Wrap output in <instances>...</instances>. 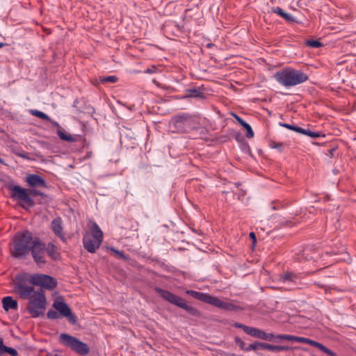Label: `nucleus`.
Returning a JSON list of instances; mask_svg holds the SVG:
<instances>
[{"label": "nucleus", "instance_id": "nucleus-17", "mask_svg": "<svg viewBox=\"0 0 356 356\" xmlns=\"http://www.w3.org/2000/svg\"><path fill=\"white\" fill-rule=\"evenodd\" d=\"M45 251L54 260H57L60 257V253L58 250V248L52 243H49L47 247L45 246Z\"/></svg>", "mask_w": 356, "mask_h": 356}, {"label": "nucleus", "instance_id": "nucleus-22", "mask_svg": "<svg viewBox=\"0 0 356 356\" xmlns=\"http://www.w3.org/2000/svg\"><path fill=\"white\" fill-rule=\"evenodd\" d=\"M264 343H261V342H255V343H251L248 346L246 347L245 351L256 350L258 349L264 350Z\"/></svg>", "mask_w": 356, "mask_h": 356}, {"label": "nucleus", "instance_id": "nucleus-39", "mask_svg": "<svg viewBox=\"0 0 356 356\" xmlns=\"http://www.w3.org/2000/svg\"><path fill=\"white\" fill-rule=\"evenodd\" d=\"M293 341L307 343V338L294 336Z\"/></svg>", "mask_w": 356, "mask_h": 356}, {"label": "nucleus", "instance_id": "nucleus-34", "mask_svg": "<svg viewBox=\"0 0 356 356\" xmlns=\"http://www.w3.org/2000/svg\"><path fill=\"white\" fill-rule=\"evenodd\" d=\"M235 342L240 347V348L241 350L245 351V348H246L247 346H245V343H244V341L241 339H240L238 337H236L235 338Z\"/></svg>", "mask_w": 356, "mask_h": 356}, {"label": "nucleus", "instance_id": "nucleus-19", "mask_svg": "<svg viewBox=\"0 0 356 356\" xmlns=\"http://www.w3.org/2000/svg\"><path fill=\"white\" fill-rule=\"evenodd\" d=\"M3 307L6 311L17 308V302L10 296L4 297L2 300Z\"/></svg>", "mask_w": 356, "mask_h": 356}, {"label": "nucleus", "instance_id": "nucleus-35", "mask_svg": "<svg viewBox=\"0 0 356 356\" xmlns=\"http://www.w3.org/2000/svg\"><path fill=\"white\" fill-rule=\"evenodd\" d=\"M266 334H267L266 332H265L264 331L259 329L256 337L258 338V339H260L265 340V339L267 338L266 337Z\"/></svg>", "mask_w": 356, "mask_h": 356}, {"label": "nucleus", "instance_id": "nucleus-10", "mask_svg": "<svg viewBox=\"0 0 356 356\" xmlns=\"http://www.w3.org/2000/svg\"><path fill=\"white\" fill-rule=\"evenodd\" d=\"M31 252L34 261L38 266L44 265L46 263L45 244L42 243L38 238H34Z\"/></svg>", "mask_w": 356, "mask_h": 356}, {"label": "nucleus", "instance_id": "nucleus-53", "mask_svg": "<svg viewBox=\"0 0 356 356\" xmlns=\"http://www.w3.org/2000/svg\"><path fill=\"white\" fill-rule=\"evenodd\" d=\"M5 46V44L3 42H0V49Z\"/></svg>", "mask_w": 356, "mask_h": 356}, {"label": "nucleus", "instance_id": "nucleus-26", "mask_svg": "<svg viewBox=\"0 0 356 356\" xmlns=\"http://www.w3.org/2000/svg\"><path fill=\"white\" fill-rule=\"evenodd\" d=\"M47 316L49 319H58L61 316L56 309H49L47 313Z\"/></svg>", "mask_w": 356, "mask_h": 356}, {"label": "nucleus", "instance_id": "nucleus-42", "mask_svg": "<svg viewBox=\"0 0 356 356\" xmlns=\"http://www.w3.org/2000/svg\"><path fill=\"white\" fill-rule=\"evenodd\" d=\"M156 71V67H154V66H152L151 67H149L147 69H146L144 72L145 73H147V74H154L155 73Z\"/></svg>", "mask_w": 356, "mask_h": 356}, {"label": "nucleus", "instance_id": "nucleus-30", "mask_svg": "<svg viewBox=\"0 0 356 356\" xmlns=\"http://www.w3.org/2000/svg\"><path fill=\"white\" fill-rule=\"evenodd\" d=\"M102 83L111 82L115 83L118 81V78L115 76H108L103 77L100 79Z\"/></svg>", "mask_w": 356, "mask_h": 356}, {"label": "nucleus", "instance_id": "nucleus-27", "mask_svg": "<svg viewBox=\"0 0 356 356\" xmlns=\"http://www.w3.org/2000/svg\"><path fill=\"white\" fill-rule=\"evenodd\" d=\"M204 94L196 89L190 90L188 91V97H203Z\"/></svg>", "mask_w": 356, "mask_h": 356}, {"label": "nucleus", "instance_id": "nucleus-55", "mask_svg": "<svg viewBox=\"0 0 356 356\" xmlns=\"http://www.w3.org/2000/svg\"><path fill=\"white\" fill-rule=\"evenodd\" d=\"M0 163H3V161L1 159H0Z\"/></svg>", "mask_w": 356, "mask_h": 356}, {"label": "nucleus", "instance_id": "nucleus-51", "mask_svg": "<svg viewBox=\"0 0 356 356\" xmlns=\"http://www.w3.org/2000/svg\"><path fill=\"white\" fill-rule=\"evenodd\" d=\"M239 124L243 127L248 123L245 122L243 120H242Z\"/></svg>", "mask_w": 356, "mask_h": 356}, {"label": "nucleus", "instance_id": "nucleus-15", "mask_svg": "<svg viewBox=\"0 0 356 356\" xmlns=\"http://www.w3.org/2000/svg\"><path fill=\"white\" fill-rule=\"evenodd\" d=\"M26 181L28 183V184L30 186L32 187H45L46 186V182L44 179H42L41 177H40L38 175L31 174L29 175L26 178Z\"/></svg>", "mask_w": 356, "mask_h": 356}, {"label": "nucleus", "instance_id": "nucleus-14", "mask_svg": "<svg viewBox=\"0 0 356 356\" xmlns=\"http://www.w3.org/2000/svg\"><path fill=\"white\" fill-rule=\"evenodd\" d=\"M299 279L300 276L293 272H286L280 276V282L289 285V288L296 286Z\"/></svg>", "mask_w": 356, "mask_h": 356}, {"label": "nucleus", "instance_id": "nucleus-1", "mask_svg": "<svg viewBox=\"0 0 356 356\" xmlns=\"http://www.w3.org/2000/svg\"><path fill=\"white\" fill-rule=\"evenodd\" d=\"M274 78L280 85L289 88L305 83L309 76L302 70L286 67L275 73Z\"/></svg>", "mask_w": 356, "mask_h": 356}, {"label": "nucleus", "instance_id": "nucleus-45", "mask_svg": "<svg viewBox=\"0 0 356 356\" xmlns=\"http://www.w3.org/2000/svg\"><path fill=\"white\" fill-rule=\"evenodd\" d=\"M314 284L320 288H322V289H324L325 290H326V285L323 283H321L320 282H315Z\"/></svg>", "mask_w": 356, "mask_h": 356}, {"label": "nucleus", "instance_id": "nucleus-8", "mask_svg": "<svg viewBox=\"0 0 356 356\" xmlns=\"http://www.w3.org/2000/svg\"><path fill=\"white\" fill-rule=\"evenodd\" d=\"M60 341L64 346L70 348L78 354L85 355L89 352L87 344L67 334H61L60 335Z\"/></svg>", "mask_w": 356, "mask_h": 356}, {"label": "nucleus", "instance_id": "nucleus-50", "mask_svg": "<svg viewBox=\"0 0 356 356\" xmlns=\"http://www.w3.org/2000/svg\"><path fill=\"white\" fill-rule=\"evenodd\" d=\"M45 356H58L55 353H48Z\"/></svg>", "mask_w": 356, "mask_h": 356}, {"label": "nucleus", "instance_id": "nucleus-41", "mask_svg": "<svg viewBox=\"0 0 356 356\" xmlns=\"http://www.w3.org/2000/svg\"><path fill=\"white\" fill-rule=\"evenodd\" d=\"M284 19L289 22H296V18L289 13H288L286 15Z\"/></svg>", "mask_w": 356, "mask_h": 356}, {"label": "nucleus", "instance_id": "nucleus-11", "mask_svg": "<svg viewBox=\"0 0 356 356\" xmlns=\"http://www.w3.org/2000/svg\"><path fill=\"white\" fill-rule=\"evenodd\" d=\"M29 282L34 285L40 286L48 289H53L57 284L54 278L51 276L42 274L29 275Z\"/></svg>", "mask_w": 356, "mask_h": 356}, {"label": "nucleus", "instance_id": "nucleus-47", "mask_svg": "<svg viewBox=\"0 0 356 356\" xmlns=\"http://www.w3.org/2000/svg\"><path fill=\"white\" fill-rule=\"evenodd\" d=\"M232 115L237 120V122L238 123H240L241 122V120H243L241 117H239L238 115L232 113Z\"/></svg>", "mask_w": 356, "mask_h": 356}, {"label": "nucleus", "instance_id": "nucleus-43", "mask_svg": "<svg viewBox=\"0 0 356 356\" xmlns=\"http://www.w3.org/2000/svg\"><path fill=\"white\" fill-rule=\"evenodd\" d=\"M266 337H267V338H266V339H265V340H266V341H273V340H275V339H276V336H275V335H274V334H272V333H267V334H266Z\"/></svg>", "mask_w": 356, "mask_h": 356}, {"label": "nucleus", "instance_id": "nucleus-40", "mask_svg": "<svg viewBox=\"0 0 356 356\" xmlns=\"http://www.w3.org/2000/svg\"><path fill=\"white\" fill-rule=\"evenodd\" d=\"M270 147L272 148L278 149L280 151L282 149V144L275 141L270 143Z\"/></svg>", "mask_w": 356, "mask_h": 356}, {"label": "nucleus", "instance_id": "nucleus-48", "mask_svg": "<svg viewBox=\"0 0 356 356\" xmlns=\"http://www.w3.org/2000/svg\"><path fill=\"white\" fill-rule=\"evenodd\" d=\"M30 194H33V195H41V193L36 191V190H29V195Z\"/></svg>", "mask_w": 356, "mask_h": 356}, {"label": "nucleus", "instance_id": "nucleus-25", "mask_svg": "<svg viewBox=\"0 0 356 356\" xmlns=\"http://www.w3.org/2000/svg\"><path fill=\"white\" fill-rule=\"evenodd\" d=\"M258 330L257 328H255V327H249V326H247L244 327V332L252 336V337H257V332H258Z\"/></svg>", "mask_w": 356, "mask_h": 356}, {"label": "nucleus", "instance_id": "nucleus-32", "mask_svg": "<svg viewBox=\"0 0 356 356\" xmlns=\"http://www.w3.org/2000/svg\"><path fill=\"white\" fill-rule=\"evenodd\" d=\"M307 44L312 48H318L322 46V44L318 40H308Z\"/></svg>", "mask_w": 356, "mask_h": 356}, {"label": "nucleus", "instance_id": "nucleus-2", "mask_svg": "<svg viewBox=\"0 0 356 356\" xmlns=\"http://www.w3.org/2000/svg\"><path fill=\"white\" fill-rule=\"evenodd\" d=\"M33 241V235L29 232L26 231L17 235L13 240L12 256L19 259L24 258L31 252Z\"/></svg>", "mask_w": 356, "mask_h": 356}, {"label": "nucleus", "instance_id": "nucleus-20", "mask_svg": "<svg viewBox=\"0 0 356 356\" xmlns=\"http://www.w3.org/2000/svg\"><path fill=\"white\" fill-rule=\"evenodd\" d=\"M299 133L308 136L312 138L325 137V134H322L321 132L312 131L309 129H303L302 127H300Z\"/></svg>", "mask_w": 356, "mask_h": 356}, {"label": "nucleus", "instance_id": "nucleus-18", "mask_svg": "<svg viewBox=\"0 0 356 356\" xmlns=\"http://www.w3.org/2000/svg\"><path fill=\"white\" fill-rule=\"evenodd\" d=\"M50 121L54 127L59 128L57 131V134L61 140L67 142H74L75 140L74 138L72 136L65 134L62 131L59 124L57 122L52 121L51 120Z\"/></svg>", "mask_w": 356, "mask_h": 356}, {"label": "nucleus", "instance_id": "nucleus-9", "mask_svg": "<svg viewBox=\"0 0 356 356\" xmlns=\"http://www.w3.org/2000/svg\"><path fill=\"white\" fill-rule=\"evenodd\" d=\"M52 306L61 316L67 318L70 323L74 324L76 322V316L72 313V309L65 302L63 298L60 296L56 298Z\"/></svg>", "mask_w": 356, "mask_h": 356}, {"label": "nucleus", "instance_id": "nucleus-21", "mask_svg": "<svg viewBox=\"0 0 356 356\" xmlns=\"http://www.w3.org/2000/svg\"><path fill=\"white\" fill-rule=\"evenodd\" d=\"M290 348L284 346H275L268 343H264V350H268L274 352L288 350Z\"/></svg>", "mask_w": 356, "mask_h": 356}, {"label": "nucleus", "instance_id": "nucleus-6", "mask_svg": "<svg viewBox=\"0 0 356 356\" xmlns=\"http://www.w3.org/2000/svg\"><path fill=\"white\" fill-rule=\"evenodd\" d=\"M103 241V233L96 222L91 227V232H87L83 237V244L86 250L94 253L100 247Z\"/></svg>", "mask_w": 356, "mask_h": 356}, {"label": "nucleus", "instance_id": "nucleus-33", "mask_svg": "<svg viewBox=\"0 0 356 356\" xmlns=\"http://www.w3.org/2000/svg\"><path fill=\"white\" fill-rule=\"evenodd\" d=\"M293 335H289V334H278V335H276V339H284V340H288V341H293Z\"/></svg>", "mask_w": 356, "mask_h": 356}, {"label": "nucleus", "instance_id": "nucleus-24", "mask_svg": "<svg viewBox=\"0 0 356 356\" xmlns=\"http://www.w3.org/2000/svg\"><path fill=\"white\" fill-rule=\"evenodd\" d=\"M110 250L113 252L117 257L120 258L124 261H127L129 259L128 255L124 254L122 252L119 251L114 248H110Z\"/></svg>", "mask_w": 356, "mask_h": 356}, {"label": "nucleus", "instance_id": "nucleus-13", "mask_svg": "<svg viewBox=\"0 0 356 356\" xmlns=\"http://www.w3.org/2000/svg\"><path fill=\"white\" fill-rule=\"evenodd\" d=\"M9 188L10 190L11 197L13 199L22 201L30 207L33 205V200L29 196V189L23 188L17 185H11Z\"/></svg>", "mask_w": 356, "mask_h": 356}, {"label": "nucleus", "instance_id": "nucleus-31", "mask_svg": "<svg viewBox=\"0 0 356 356\" xmlns=\"http://www.w3.org/2000/svg\"><path fill=\"white\" fill-rule=\"evenodd\" d=\"M316 348H318L319 350H322L323 352L327 353V355H329L330 356L333 355L332 351L330 350V349H328L327 348H326L322 343H318Z\"/></svg>", "mask_w": 356, "mask_h": 356}, {"label": "nucleus", "instance_id": "nucleus-28", "mask_svg": "<svg viewBox=\"0 0 356 356\" xmlns=\"http://www.w3.org/2000/svg\"><path fill=\"white\" fill-rule=\"evenodd\" d=\"M280 125L283 127L288 129L293 130L297 133H299L300 129V127H298L296 125H291V124H286V123H280Z\"/></svg>", "mask_w": 356, "mask_h": 356}, {"label": "nucleus", "instance_id": "nucleus-46", "mask_svg": "<svg viewBox=\"0 0 356 356\" xmlns=\"http://www.w3.org/2000/svg\"><path fill=\"white\" fill-rule=\"evenodd\" d=\"M234 326L235 327L241 328V329H243V330H244V327H246V325H243V324L239 323H234Z\"/></svg>", "mask_w": 356, "mask_h": 356}, {"label": "nucleus", "instance_id": "nucleus-37", "mask_svg": "<svg viewBox=\"0 0 356 356\" xmlns=\"http://www.w3.org/2000/svg\"><path fill=\"white\" fill-rule=\"evenodd\" d=\"M6 353L10 354L11 356H17L18 354L17 351L15 348L10 347H7Z\"/></svg>", "mask_w": 356, "mask_h": 356}, {"label": "nucleus", "instance_id": "nucleus-16", "mask_svg": "<svg viewBox=\"0 0 356 356\" xmlns=\"http://www.w3.org/2000/svg\"><path fill=\"white\" fill-rule=\"evenodd\" d=\"M51 227L53 230L54 233L62 239L63 241H65V236L63 233V226H62V220L60 218H56L52 220L51 223Z\"/></svg>", "mask_w": 356, "mask_h": 356}, {"label": "nucleus", "instance_id": "nucleus-12", "mask_svg": "<svg viewBox=\"0 0 356 356\" xmlns=\"http://www.w3.org/2000/svg\"><path fill=\"white\" fill-rule=\"evenodd\" d=\"M27 275H18L16 277V291L23 299H30L34 291V288L31 286H26Z\"/></svg>", "mask_w": 356, "mask_h": 356}, {"label": "nucleus", "instance_id": "nucleus-49", "mask_svg": "<svg viewBox=\"0 0 356 356\" xmlns=\"http://www.w3.org/2000/svg\"><path fill=\"white\" fill-rule=\"evenodd\" d=\"M250 237L251 238H252V240H253V241H254V242H255V241H256V236H255L254 233H253V232H250Z\"/></svg>", "mask_w": 356, "mask_h": 356}, {"label": "nucleus", "instance_id": "nucleus-54", "mask_svg": "<svg viewBox=\"0 0 356 356\" xmlns=\"http://www.w3.org/2000/svg\"><path fill=\"white\" fill-rule=\"evenodd\" d=\"M212 45H213L212 44H207V47H211Z\"/></svg>", "mask_w": 356, "mask_h": 356}, {"label": "nucleus", "instance_id": "nucleus-36", "mask_svg": "<svg viewBox=\"0 0 356 356\" xmlns=\"http://www.w3.org/2000/svg\"><path fill=\"white\" fill-rule=\"evenodd\" d=\"M6 348L7 346H4L3 339L0 338V356L6 353Z\"/></svg>", "mask_w": 356, "mask_h": 356}, {"label": "nucleus", "instance_id": "nucleus-3", "mask_svg": "<svg viewBox=\"0 0 356 356\" xmlns=\"http://www.w3.org/2000/svg\"><path fill=\"white\" fill-rule=\"evenodd\" d=\"M186 293L198 300L208 303L212 306H214L222 310L231 312L242 309V308L239 306H237L230 302L222 301L220 299L218 298L217 297L212 296L206 293H202L193 290H187Z\"/></svg>", "mask_w": 356, "mask_h": 356}, {"label": "nucleus", "instance_id": "nucleus-23", "mask_svg": "<svg viewBox=\"0 0 356 356\" xmlns=\"http://www.w3.org/2000/svg\"><path fill=\"white\" fill-rule=\"evenodd\" d=\"M31 113L35 116V117H38L40 119H42V120H51L50 118L44 113L40 111H38V110H31Z\"/></svg>", "mask_w": 356, "mask_h": 356}, {"label": "nucleus", "instance_id": "nucleus-38", "mask_svg": "<svg viewBox=\"0 0 356 356\" xmlns=\"http://www.w3.org/2000/svg\"><path fill=\"white\" fill-rule=\"evenodd\" d=\"M272 12L277 14L280 17H282L284 10L280 7L272 8Z\"/></svg>", "mask_w": 356, "mask_h": 356}, {"label": "nucleus", "instance_id": "nucleus-5", "mask_svg": "<svg viewBox=\"0 0 356 356\" xmlns=\"http://www.w3.org/2000/svg\"><path fill=\"white\" fill-rule=\"evenodd\" d=\"M154 290L166 301L181 309H184L189 314L195 317H198L200 316V312H199V310L193 306L188 305L186 301L182 298L172 293L169 291L162 289L159 287H156Z\"/></svg>", "mask_w": 356, "mask_h": 356}, {"label": "nucleus", "instance_id": "nucleus-52", "mask_svg": "<svg viewBox=\"0 0 356 356\" xmlns=\"http://www.w3.org/2000/svg\"><path fill=\"white\" fill-rule=\"evenodd\" d=\"M287 14L288 13L284 11L281 17L283 18V19H285V17H286Z\"/></svg>", "mask_w": 356, "mask_h": 356}, {"label": "nucleus", "instance_id": "nucleus-4", "mask_svg": "<svg viewBox=\"0 0 356 356\" xmlns=\"http://www.w3.org/2000/svg\"><path fill=\"white\" fill-rule=\"evenodd\" d=\"M170 124V127L174 129L173 131L177 132H189L193 129H198L200 126L197 117L188 114L174 117Z\"/></svg>", "mask_w": 356, "mask_h": 356}, {"label": "nucleus", "instance_id": "nucleus-29", "mask_svg": "<svg viewBox=\"0 0 356 356\" xmlns=\"http://www.w3.org/2000/svg\"><path fill=\"white\" fill-rule=\"evenodd\" d=\"M243 128L246 130V137L248 138H251L254 136V132L251 127V126L248 123L246 124Z\"/></svg>", "mask_w": 356, "mask_h": 356}, {"label": "nucleus", "instance_id": "nucleus-7", "mask_svg": "<svg viewBox=\"0 0 356 356\" xmlns=\"http://www.w3.org/2000/svg\"><path fill=\"white\" fill-rule=\"evenodd\" d=\"M46 298L42 290L35 291L29 299L27 309L33 318L44 314Z\"/></svg>", "mask_w": 356, "mask_h": 356}, {"label": "nucleus", "instance_id": "nucleus-44", "mask_svg": "<svg viewBox=\"0 0 356 356\" xmlns=\"http://www.w3.org/2000/svg\"><path fill=\"white\" fill-rule=\"evenodd\" d=\"M318 343V342H317V341H313L312 339H307V343L309 344V345H311L312 346L316 347Z\"/></svg>", "mask_w": 356, "mask_h": 356}]
</instances>
